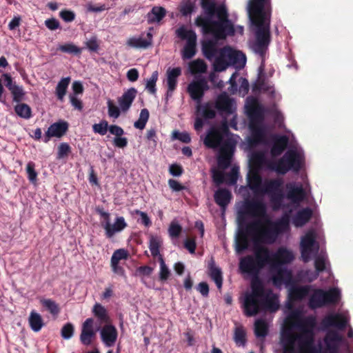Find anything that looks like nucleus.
Here are the masks:
<instances>
[{
	"label": "nucleus",
	"instance_id": "f257e3e1",
	"mask_svg": "<svg viewBox=\"0 0 353 353\" xmlns=\"http://www.w3.org/2000/svg\"><path fill=\"white\" fill-rule=\"evenodd\" d=\"M248 13L252 23L256 26L255 41L252 45L253 51L261 59L260 68L265 66V54L271 41L270 0H250Z\"/></svg>",
	"mask_w": 353,
	"mask_h": 353
},
{
	"label": "nucleus",
	"instance_id": "f03ea898",
	"mask_svg": "<svg viewBox=\"0 0 353 353\" xmlns=\"http://www.w3.org/2000/svg\"><path fill=\"white\" fill-rule=\"evenodd\" d=\"M201 6L205 17H197L195 24L201 27L205 34H210L218 39L234 34V29L224 5L216 6L213 0H201Z\"/></svg>",
	"mask_w": 353,
	"mask_h": 353
},
{
	"label": "nucleus",
	"instance_id": "7ed1b4c3",
	"mask_svg": "<svg viewBox=\"0 0 353 353\" xmlns=\"http://www.w3.org/2000/svg\"><path fill=\"white\" fill-rule=\"evenodd\" d=\"M244 209L247 214L253 217L258 218L262 221L265 220L267 227H261L260 232L264 243H274L278 236L290 230V214L292 210L284 212L281 217L276 221H271L267 214L266 204L260 199H252L247 200L244 204Z\"/></svg>",
	"mask_w": 353,
	"mask_h": 353
},
{
	"label": "nucleus",
	"instance_id": "20e7f679",
	"mask_svg": "<svg viewBox=\"0 0 353 353\" xmlns=\"http://www.w3.org/2000/svg\"><path fill=\"white\" fill-rule=\"evenodd\" d=\"M245 111L250 120L249 128L251 132L249 144L256 145L263 143L265 137V131L263 126L265 109L256 99L252 98L245 105Z\"/></svg>",
	"mask_w": 353,
	"mask_h": 353
},
{
	"label": "nucleus",
	"instance_id": "39448f33",
	"mask_svg": "<svg viewBox=\"0 0 353 353\" xmlns=\"http://www.w3.org/2000/svg\"><path fill=\"white\" fill-rule=\"evenodd\" d=\"M262 221L260 219L253 220L248 223H240L238 235L236 239V251L240 254L246 250L249 247V237L254 243H263L264 241L261 236L260 229Z\"/></svg>",
	"mask_w": 353,
	"mask_h": 353
},
{
	"label": "nucleus",
	"instance_id": "423d86ee",
	"mask_svg": "<svg viewBox=\"0 0 353 353\" xmlns=\"http://www.w3.org/2000/svg\"><path fill=\"white\" fill-rule=\"evenodd\" d=\"M251 292L244 296L243 307L247 316H253L262 311L263 297L265 296V287L261 279L251 281Z\"/></svg>",
	"mask_w": 353,
	"mask_h": 353
},
{
	"label": "nucleus",
	"instance_id": "0eeeda50",
	"mask_svg": "<svg viewBox=\"0 0 353 353\" xmlns=\"http://www.w3.org/2000/svg\"><path fill=\"white\" fill-rule=\"evenodd\" d=\"M283 180L281 178L267 179L263 181L261 194L268 195L274 211L283 208V201L285 195L283 191Z\"/></svg>",
	"mask_w": 353,
	"mask_h": 353
},
{
	"label": "nucleus",
	"instance_id": "6e6552de",
	"mask_svg": "<svg viewBox=\"0 0 353 353\" xmlns=\"http://www.w3.org/2000/svg\"><path fill=\"white\" fill-rule=\"evenodd\" d=\"M340 298V291L337 288H332L328 291L314 289L309 299L308 305L312 310L321 308L327 305L337 303Z\"/></svg>",
	"mask_w": 353,
	"mask_h": 353
},
{
	"label": "nucleus",
	"instance_id": "1a4fd4ad",
	"mask_svg": "<svg viewBox=\"0 0 353 353\" xmlns=\"http://www.w3.org/2000/svg\"><path fill=\"white\" fill-rule=\"evenodd\" d=\"M177 36L182 40H186V43L182 50L183 59H192L196 52V34L192 30H187L183 26L176 30Z\"/></svg>",
	"mask_w": 353,
	"mask_h": 353
},
{
	"label": "nucleus",
	"instance_id": "9d476101",
	"mask_svg": "<svg viewBox=\"0 0 353 353\" xmlns=\"http://www.w3.org/2000/svg\"><path fill=\"white\" fill-rule=\"evenodd\" d=\"M294 319V326L299 330L298 334L315 336L314 329L316 326V319L315 316L310 315L301 317L298 313L292 315Z\"/></svg>",
	"mask_w": 353,
	"mask_h": 353
},
{
	"label": "nucleus",
	"instance_id": "9b49d317",
	"mask_svg": "<svg viewBox=\"0 0 353 353\" xmlns=\"http://www.w3.org/2000/svg\"><path fill=\"white\" fill-rule=\"evenodd\" d=\"M219 147L220 149L217 157L218 166L221 170H225L231 164L235 149V143L232 140L227 139Z\"/></svg>",
	"mask_w": 353,
	"mask_h": 353
},
{
	"label": "nucleus",
	"instance_id": "f8f14e48",
	"mask_svg": "<svg viewBox=\"0 0 353 353\" xmlns=\"http://www.w3.org/2000/svg\"><path fill=\"white\" fill-rule=\"evenodd\" d=\"M209 90V86L205 79L190 83L188 86V92L192 100L197 103L196 110L200 111L201 103L205 92Z\"/></svg>",
	"mask_w": 353,
	"mask_h": 353
},
{
	"label": "nucleus",
	"instance_id": "ddd939ff",
	"mask_svg": "<svg viewBox=\"0 0 353 353\" xmlns=\"http://www.w3.org/2000/svg\"><path fill=\"white\" fill-rule=\"evenodd\" d=\"M259 267L252 255H247L240 259L239 270L241 272L252 276L251 281L255 278L261 279L259 277V274L262 269Z\"/></svg>",
	"mask_w": 353,
	"mask_h": 353
},
{
	"label": "nucleus",
	"instance_id": "4468645a",
	"mask_svg": "<svg viewBox=\"0 0 353 353\" xmlns=\"http://www.w3.org/2000/svg\"><path fill=\"white\" fill-rule=\"evenodd\" d=\"M272 267L276 268L292 263L294 260V255L292 250L281 246L272 253Z\"/></svg>",
	"mask_w": 353,
	"mask_h": 353
},
{
	"label": "nucleus",
	"instance_id": "2eb2a0df",
	"mask_svg": "<svg viewBox=\"0 0 353 353\" xmlns=\"http://www.w3.org/2000/svg\"><path fill=\"white\" fill-rule=\"evenodd\" d=\"M272 253L269 248L261 244H256L254 246L253 256L261 269L267 265L270 266V268L272 265Z\"/></svg>",
	"mask_w": 353,
	"mask_h": 353
},
{
	"label": "nucleus",
	"instance_id": "dca6fc26",
	"mask_svg": "<svg viewBox=\"0 0 353 353\" xmlns=\"http://www.w3.org/2000/svg\"><path fill=\"white\" fill-rule=\"evenodd\" d=\"M234 105V99L230 97L226 92H223L216 97L214 108L220 112L231 114L235 110Z\"/></svg>",
	"mask_w": 353,
	"mask_h": 353
},
{
	"label": "nucleus",
	"instance_id": "f3484780",
	"mask_svg": "<svg viewBox=\"0 0 353 353\" xmlns=\"http://www.w3.org/2000/svg\"><path fill=\"white\" fill-rule=\"evenodd\" d=\"M270 272L272 273V281L274 286L279 287L282 284H288L292 279V274L291 271L282 266H277L273 268L271 266Z\"/></svg>",
	"mask_w": 353,
	"mask_h": 353
},
{
	"label": "nucleus",
	"instance_id": "a211bd4d",
	"mask_svg": "<svg viewBox=\"0 0 353 353\" xmlns=\"http://www.w3.org/2000/svg\"><path fill=\"white\" fill-rule=\"evenodd\" d=\"M69 124L65 121H59L51 124L46 132L43 142L48 143L52 137L61 138L68 130Z\"/></svg>",
	"mask_w": 353,
	"mask_h": 353
},
{
	"label": "nucleus",
	"instance_id": "6ab92c4d",
	"mask_svg": "<svg viewBox=\"0 0 353 353\" xmlns=\"http://www.w3.org/2000/svg\"><path fill=\"white\" fill-rule=\"evenodd\" d=\"M316 244L315 236L312 232L307 233L301 241L300 248L301 257L305 263L310 260V255Z\"/></svg>",
	"mask_w": 353,
	"mask_h": 353
},
{
	"label": "nucleus",
	"instance_id": "aec40b11",
	"mask_svg": "<svg viewBox=\"0 0 353 353\" xmlns=\"http://www.w3.org/2000/svg\"><path fill=\"white\" fill-rule=\"evenodd\" d=\"M312 290V286L310 285H292L288 290V299L293 303L301 301L309 295Z\"/></svg>",
	"mask_w": 353,
	"mask_h": 353
},
{
	"label": "nucleus",
	"instance_id": "412c9836",
	"mask_svg": "<svg viewBox=\"0 0 353 353\" xmlns=\"http://www.w3.org/2000/svg\"><path fill=\"white\" fill-rule=\"evenodd\" d=\"M101 225L105 230V236L108 239L112 238L117 232L122 231L128 226L123 216L117 217L113 224H111L110 221L103 222Z\"/></svg>",
	"mask_w": 353,
	"mask_h": 353
},
{
	"label": "nucleus",
	"instance_id": "4be33fe9",
	"mask_svg": "<svg viewBox=\"0 0 353 353\" xmlns=\"http://www.w3.org/2000/svg\"><path fill=\"white\" fill-rule=\"evenodd\" d=\"M223 139L222 133L217 128L212 127L208 130L203 143L208 148L216 149L223 143Z\"/></svg>",
	"mask_w": 353,
	"mask_h": 353
},
{
	"label": "nucleus",
	"instance_id": "5701e85b",
	"mask_svg": "<svg viewBox=\"0 0 353 353\" xmlns=\"http://www.w3.org/2000/svg\"><path fill=\"white\" fill-rule=\"evenodd\" d=\"M325 327H334L343 330L347 324V319L340 314H331L326 316L321 322Z\"/></svg>",
	"mask_w": 353,
	"mask_h": 353
},
{
	"label": "nucleus",
	"instance_id": "b1692460",
	"mask_svg": "<svg viewBox=\"0 0 353 353\" xmlns=\"http://www.w3.org/2000/svg\"><path fill=\"white\" fill-rule=\"evenodd\" d=\"M341 341V336L336 331L327 332L323 339L326 350L325 353H338L339 343Z\"/></svg>",
	"mask_w": 353,
	"mask_h": 353
},
{
	"label": "nucleus",
	"instance_id": "393cba45",
	"mask_svg": "<svg viewBox=\"0 0 353 353\" xmlns=\"http://www.w3.org/2000/svg\"><path fill=\"white\" fill-rule=\"evenodd\" d=\"M93 324L94 320L92 318L87 319L83 323L80 340L83 345H90L95 336Z\"/></svg>",
	"mask_w": 353,
	"mask_h": 353
},
{
	"label": "nucleus",
	"instance_id": "a878e982",
	"mask_svg": "<svg viewBox=\"0 0 353 353\" xmlns=\"http://www.w3.org/2000/svg\"><path fill=\"white\" fill-rule=\"evenodd\" d=\"M117 336V330L112 325H105L101 330V339L108 347H111L115 343Z\"/></svg>",
	"mask_w": 353,
	"mask_h": 353
},
{
	"label": "nucleus",
	"instance_id": "bb28decb",
	"mask_svg": "<svg viewBox=\"0 0 353 353\" xmlns=\"http://www.w3.org/2000/svg\"><path fill=\"white\" fill-rule=\"evenodd\" d=\"M208 274L214 281L217 288L221 290L223 285V273L221 268L216 265L213 258L208 262Z\"/></svg>",
	"mask_w": 353,
	"mask_h": 353
},
{
	"label": "nucleus",
	"instance_id": "cd10ccee",
	"mask_svg": "<svg viewBox=\"0 0 353 353\" xmlns=\"http://www.w3.org/2000/svg\"><path fill=\"white\" fill-rule=\"evenodd\" d=\"M137 90L134 88H130L123 92L122 96L118 99V103L123 112H127L131 107L136 98Z\"/></svg>",
	"mask_w": 353,
	"mask_h": 353
},
{
	"label": "nucleus",
	"instance_id": "c85d7f7f",
	"mask_svg": "<svg viewBox=\"0 0 353 353\" xmlns=\"http://www.w3.org/2000/svg\"><path fill=\"white\" fill-rule=\"evenodd\" d=\"M289 171L298 172L301 169V159L299 154L295 150H288L283 156Z\"/></svg>",
	"mask_w": 353,
	"mask_h": 353
},
{
	"label": "nucleus",
	"instance_id": "c756f323",
	"mask_svg": "<svg viewBox=\"0 0 353 353\" xmlns=\"http://www.w3.org/2000/svg\"><path fill=\"white\" fill-rule=\"evenodd\" d=\"M286 188L288 190L286 196L292 202L299 203L304 199L305 192L301 185L296 186L290 183L286 185Z\"/></svg>",
	"mask_w": 353,
	"mask_h": 353
},
{
	"label": "nucleus",
	"instance_id": "7c9ffc66",
	"mask_svg": "<svg viewBox=\"0 0 353 353\" xmlns=\"http://www.w3.org/2000/svg\"><path fill=\"white\" fill-rule=\"evenodd\" d=\"M258 170H250L248 174V184L255 194H259L263 186V179Z\"/></svg>",
	"mask_w": 353,
	"mask_h": 353
},
{
	"label": "nucleus",
	"instance_id": "2f4dec72",
	"mask_svg": "<svg viewBox=\"0 0 353 353\" xmlns=\"http://www.w3.org/2000/svg\"><path fill=\"white\" fill-rule=\"evenodd\" d=\"M288 141L289 139L285 135L275 136L270 150L271 155L274 157L280 156L286 149Z\"/></svg>",
	"mask_w": 353,
	"mask_h": 353
},
{
	"label": "nucleus",
	"instance_id": "473e14b6",
	"mask_svg": "<svg viewBox=\"0 0 353 353\" xmlns=\"http://www.w3.org/2000/svg\"><path fill=\"white\" fill-rule=\"evenodd\" d=\"M232 198V193L226 188H219L214 195L215 203L225 210Z\"/></svg>",
	"mask_w": 353,
	"mask_h": 353
},
{
	"label": "nucleus",
	"instance_id": "72a5a7b5",
	"mask_svg": "<svg viewBox=\"0 0 353 353\" xmlns=\"http://www.w3.org/2000/svg\"><path fill=\"white\" fill-rule=\"evenodd\" d=\"M279 307L278 298L276 294H273L271 290L263 297L262 311L268 310L270 312H276Z\"/></svg>",
	"mask_w": 353,
	"mask_h": 353
},
{
	"label": "nucleus",
	"instance_id": "f704fd0d",
	"mask_svg": "<svg viewBox=\"0 0 353 353\" xmlns=\"http://www.w3.org/2000/svg\"><path fill=\"white\" fill-rule=\"evenodd\" d=\"M228 59L229 65H235L236 68L243 67L246 61L245 55L243 52L234 50L229 46H228Z\"/></svg>",
	"mask_w": 353,
	"mask_h": 353
},
{
	"label": "nucleus",
	"instance_id": "c9c22d12",
	"mask_svg": "<svg viewBox=\"0 0 353 353\" xmlns=\"http://www.w3.org/2000/svg\"><path fill=\"white\" fill-rule=\"evenodd\" d=\"M312 210L310 208H305L297 212L292 219V223L296 228L305 225L312 218Z\"/></svg>",
	"mask_w": 353,
	"mask_h": 353
},
{
	"label": "nucleus",
	"instance_id": "e433bc0d",
	"mask_svg": "<svg viewBox=\"0 0 353 353\" xmlns=\"http://www.w3.org/2000/svg\"><path fill=\"white\" fill-rule=\"evenodd\" d=\"M201 50L203 56L209 61H212L218 54L219 49L216 43L212 40H207L202 42Z\"/></svg>",
	"mask_w": 353,
	"mask_h": 353
},
{
	"label": "nucleus",
	"instance_id": "4c0bfd02",
	"mask_svg": "<svg viewBox=\"0 0 353 353\" xmlns=\"http://www.w3.org/2000/svg\"><path fill=\"white\" fill-rule=\"evenodd\" d=\"M166 10L161 6H154L147 14L146 19L149 24L160 22L165 16Z\"/></svg>",
	"mask_w": 353,
	"mask_h": 353
},
{
	"label": "nucleus",
	"instance_id": "58836bf2",
	"mask_svg": "<svg viewBox=\"0 0 353 353\" xmlns=\"http://www.w3.org/2000/svg\"><path fill=\"white\" fill-rule=\"evenodd\" d=\"M152 34L150 32L147 33V39L139 38H130L128 41V44L135 48H147L152 45Z\"/></svg>",
	"mask_w": 353,
	"mask_h": 353
},
{
	"label": "nucleus",
	"instance_id": "ea45409f",
	"mask_svg": "<svg viewBox=\"0 0 353 353\" xmlns=\"http://www.w3.org/2000/svg\"><path fill=\"white\" fill-rule=\"evenodd\" d=\"M181 74L180 68H169L167 70V85L170 91H174L177 85V79Z\"/></svg>",
	"mask_w": 353,
	"mask_h": 353
},
{
	"label": "nucleus",
	"instance_id": "a19ab883",
	"mask_svg": "<svg viewBox=\"0 0 353 353\" xmlns=\"http://www.w3.org/2000/svg\"><path fill=\"white\" fill-rule=\"evenodd\" d=\"M262 152L254 153L250 159V170H258L260 172L263 165L267 167V162H268Z\"/></svg>",
	"mask_w": 353,
	"mask_h": 353
},
{
	"label": "nucleus",
	"instance_id": "79ce46f5",
	"mask_svg": "<svg viewBox=\"0 0 353 353\" xmlns=\"http://www.w3.org/2000/svg\"><path fill=\"white\" fill-rule=\"evenodd\" d=\"M163 244V239L160 236L150 234L149 236V249L152 256H161L160 248Z\"/></svg>",
	"mask_w": 353,
	"mask_h": 353
},
{
	"label": "nucleus",
	"instance_id": "37998d69",
	"mask_svg": "<svg viewBox=\"0 0 353 353\" xmlns=\"http://www.w3.org/2000/svg\"><path fill=\"white\" fill-rule=\"evenodd\" d=\"M298 347L300 353H306L307 350L314 343L315 336L298 334Z\"/></svg>",
	"mask_w": 353,
	"mask_h": 353
},
{
	"label": "nucleus",
	"instance_id": "c03bdc74",
	"mask_svg": "<svg viewBox=\"0 0 353 353\" xmlns=\"http://www.w3.org/2000/svg\"><path fill=\"white\" fill-rule=\"evenodd\" d=\"M267 168L272 171H275L279 174H285L289 171V168L286 165L284 159L281 157L277 161L267 162Z\"/></svg>",
	"mask_w": 353,
	"mask_h": 353
},
{
	"label": "nucleus",
	"instance_id": "a18cd8bd",
	"mask_svg": "<svg viewBox=\"0 0 353 353\" xmlns=\"http://www.w3.org/2000/svg\"><path fill=\"white\" fill-rule=\"evenodd\" d=\"M28 322L30 328L35 332H39L44 325L41 316L34 310L30 314Z\"/></svg>",
	"mask_w": 353,
	"mask_h": 353
},
{
	"label": "nucleus",
	"instance_id": "49530a36",
	"mask_svg": "<svg viewBox=\"0 0 353 353\" xmlns=\"http://www.w3.org/2000/svg\"><path fill=\"white\" fill-rule=\"evenodd\" d=\"M70 80H71L70 77H69L62 78L59 81V83L56 87L55 94H56L57 99L61 101H63V99H64L65 95L66 94L67 89L70 84Z\"/></svg>",
	"mask_w": 353,
	"mask_h": 353
},
{
	"label": "nucleus",
	"instance_id": "de8ad7c7",
	"mask_svg": "<svg viewBox=\"0 0 353 353\" xmlns=\"http://www.w3.org/2000/svg\"><path fill=\"white\" fill-rule=\"evenodd\" d=\"M207 68L205 62L201 59L194 60L189 64V69L192 74L205 73Z\"/></svg>",
	"mask_w": 353,
	"mask_h": 353
},
{
	"label": "nucleus",
	"instance_id": "09e8293b",
	"mask_svg": "<svg viewBox=\"0 0 353 353\" xmlns=\"http://www.w3.org/2000/svg\"><path fill=\"white\" fill-rule=\"evenodd\" d=\"M268 333V325L263 319H257L254 323V334L257 338H264Z\"/></svg>",
	"mask_w": 353,
	"mask_h": 353
},
{
	"label": "nucleus",
	"instance_id": "8fccbe9b",
	"mask_svg": "<svg viewBox=\"0 0 353 353\" xmlns=\"http://www.w3.org/2000/svg\"><path fill=\"white\" fill-rule=\"evenodd\" d=\"M212 102H207L204 105H201V112L202 117L205 119H212L216 117V111Z\"/></svg>",
	"mask_w": 353,
	"mask_h": 353
},
{
	"label": "nucleus",
	"instance_id": "3c124183",
	"mask_svg": "<svg viewBox=\"0 0 353 353\" xmlns=\"http://www.w3.org/2000/svg\"><path fill=\"white\" fill-rule=\"evenodd\" d=\"M14 111L16 114L25 119H29L32 117L31 108L26 103H19L15 105Z\"/></svg>",
	"mask_w": 353,
	"mask_h": 353
},
{
	"label": "nucleus",
	"instance_id": "603ef678",
	"mask_svg": "<svg viewBox=\"0 0 353 353\" xmlns=\"http://www.w3.org/2000/svg\"><path fill=\"white\" fill-rule=\"evenodd\" d=\"M94 315L101 322L107 323L109 317L105 308L100 303H96L92 310Z\"/></svg>",
	"mask_w": 353,
	"mask_h": 353
},
{
	"label": "nucleus",
	"instance_id": "864d4df0",
	"mask_svg": "<svg viewBox=\"0 0 353 353\" xmlns=\"http://www.w3.org/2000/svg\"><path fill=\"white\" fill-rule=\"evenodd\" d=\"M40 303L52 315H57L60 312L58 304L52 299H42Z\"/></svg>",
	"mask_w": 353,
	"mask_h": 353
},
{
	"label": "nucleus",
	"instance_id": "5fc2aeb1",
	"mask_svg": "<svg viewBox=\"0 0 353 353\" xmlns=\"http://www.w3.org/2000/svg\"><path fill=\"white\" fill-rule=\"evenodd\" d=\"M150 113L148 109L143 108L141 110L139 118L134 123V128L139 130L145 128V125L149 119Z\"/></svg>",
	"mask_w": 353,
	"mask_h": 353
},
{
	"label": "nucleus",
	"instance_id": "6e6d98bb",
	"mask_svg": "<svg viewBox=\"0 0 353 353\" xmlns=\"http://www.w3.org/2000/svg\"><path fill=\"white\" fill-rule=\"evenodd\" d=\"M158 71H154L152 72L151 77L148 79H147L145 89L148 90L149 93L152 94H156V83L158 80Z\"/></svg>",
	"mask_w": 353,
	"mask_h": 353
},
{
	"label": "nucleus",
	"instance_id": "4d7b16f0",
	"mask_svg": "<svg viewBox=\"0 0 353 353\" xmlns=\"http://www.w3.org/2000/svg\"><path fill=\"white\" fill-rule=\"evenodd\" d=\"M58 50H59L62 52H65L74 55H80L82 52L81 48L71 43L59 46Z\"/></svg>",
	"mask_w": 353,
	"mask_h": 353
},
{
	"label": "nucleus",
	"instance_id": "13d9d810",
	"mask_svg": "<svg viewBox=\"0 0 353 353\" xmlns=\"http://www.w3.org/2000/svg\"><path fill=\"white\" fill-rule=\"evenodd\" d=\"M12 95V99L14 102L19 103L23 99L25 92L22 86L15 85L9 90Z\"/></svg>",
	"mask_w": 353,
	"mask_h": 353
},
{
	"label": "nucleus",
	"instance_id": "bf43d9fd",
	"mask_svg": "<svg viewBox=\"0 0 353 353\" xmlns=\"http://www.w3.org/2000/svg\"><path fill=\"white\" fill-rule=\"evenodd\" d=\"M225 183L228 185H235L239 177V168L234 166L229 173L225 174Z\"/></svg>",
	"mask_w": 353,
	"mask_h": 353
},
{
	"label": "nucleus",
	"instance_id": "052dcab7",
	"mask_svg": "<svg viewBox=\"0 0 353 353\" xmlns=\"http://www.w3.org/2000/svg\"><path fill=\"white\" fill-rule=\"evenodd\" d=\"M159 260L160 263L159 280L161 281H165L169 278L170 275V272L167 265H165L162 256H160V257H159Z\"/></svg>",
	"mask_w": 353,
	"mask_h": 353
},
{
	"label": "nucleus",
	"instance_id": "680f3d73",
	"mask_svg": "<svg viewBox=\"0 0 353 353\" xmlns=\"http://www.w3.org/2000/svg\"><path fill=\"white\" fill-rule=\"evenodd\" d=\"M26 172L28 179L32 183L35 184L37 181V172L35 170V163L32 161L28 163L26 166Z\"/></svg>",
	"mask_w": 353,
	"mask_h": 353
},
{
	"label": "nucleus",
	"instance_id": "e2e57ef3",
	"mask_svg": "<svg viewBox=\"0 0 353 353\" xmlns=\"http://www.w3.org/2000/svg\"><path fill=\"white\" fill-rule=\"evenodd\" d=\"M129 256L128 252L125 249H118L112 255L110 262L119 263L121 260H126Z\"/></svg>",
	"mask_w": 353,
	"mask_h": 353
},
{
	"label": "nucleus",
	"instance_id": "0e129e2a",
	"mask_svg": "<svg viewBox=\"0 0 353 353\" xmlns=\"http://www.w3.org/2000/svg\"><path fill=\"white\" fill-rule=\"evenodd\" d=\"M212 178L216 186H219L225 182V173L216 169L212 170Z\"/></svg>",
	"mask_w": 353,
	"mask_h": 353
},
{
	"label": "nucleus",
	"instance_id": "69168bd1",
	"mask_svg": "<svg viewBox=\"0 0 353 353\" xmlns=\"http://www.w3.org/2000/svg\"><path fill=\"white\" fill-rule=\"evenodd\" d=\"M108 123L105 120H103L99 123H95L92 125L93 131L101 135H105L108 130Z\"/></svg>",
	"mask_w": 353,
	"mask_h": 353
},
{
	"label": "nucleus",
	"instance_id": "338daca9",
	"mask_svg": "<svg viewBox=\"0 0 353 353\" xmlns=\"http://www.w3.org/2000/svg\"><path fill=\"white\" fill-rule=\"evenodd\" d=\"M181 232L182 227L178 223L172 221L168 228L170 236L172 238H177L179 236Z\"/></svg>",
	"mask_w": 353,
	"mask_h": 353
},
{
	"label": "nucleus",
	"instance_id": "774afa93",
	"mask_svg": "<svg viewBox=\"0 0 353 353\" xmlns=\"http://www.w3.org/2000/svg\"><path fill=\"white\" fill-rule=\"evenodd\" d=\"M74 325L71 323H67L61 328V334L64 339H70L74 334Z\"/></svg>",
	"mask_w": 353,
	"mask_h": 353
}]
</instances>
